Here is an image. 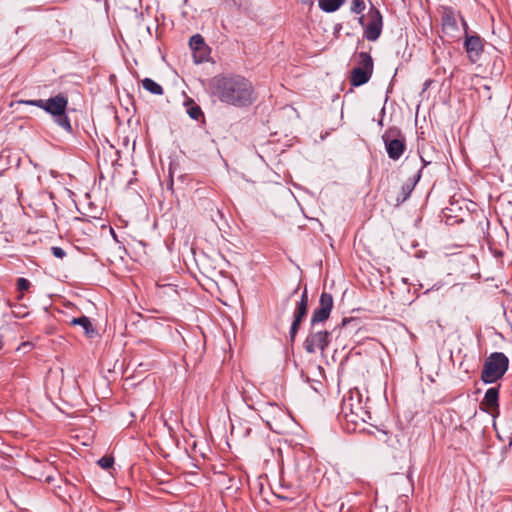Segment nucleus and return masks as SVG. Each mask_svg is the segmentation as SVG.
Returning <instances> with one entry per match:
<instances>
[{
  "mask_svg": "<svg viewBox=\"0 0 512 512\" xmlns=\"http://www.w3.org/2000/svg\"><path fill=\"white\" fill-rule=\"evenodd\" d=\"M358 22L359 24L364 28V26H366L365 22H364V16L362 15L361 17H359L358 19Z\"/></svg>",
  "mask_w": 512,
  "mask_h": 512,
  "instance_id": "cd10ccee",
  "label": "nucleus"
},
{
  "mask_svg": "<svg viewBox=\"0 0 512 512\" xmlns=\"http://www.w3.org/2000/svg\"><path fill=\"white\" fill-rule=\"evenodd\" d=\"M372 73L373 72L366 71L358 67H354L350 74L351 85L354 87H358L367 83L370 80Z\"/></svg>",
  "mask_w": 512,
  "mask_h": 512,
  "instance_id": "4468645a",
  "label": "nucleus"
},
{
  "mask_svg": "<svg viewBox=\"0 0 512 512\" xmlns=\"http://www.w3.org/2000/svg\"><path fill=\"white\" fill-rule=\"evenodd\" d=\"M508 212L510 217H512V204L509 202Z\"/></svg>",
  "mask_w": 512,
  "mask_h": 512,
  "instance_id": "7c9ffc66",
  "label": "nucleus"
},
{
  "mask_svg": "<svg viewBox=\"0 0 512 512\" xmlns=\"http://www.w3.org/2000/svg\"><path fill=\"white\" fill-rule=\"evenodd\" d=\"M207 91L211 98L235 106H250L256 99L250 80L239 74H218L208 81Z\"/></svg>",
  "mask_w": 512,
  "mask_h": 512,
  "instance_id": "f257e3e1",
  "label": "nucleus"
},
{
  "mask_svg": "<svg viewBox=\"0 0 512 512\" xmlns=\"http://www.w3.org/2000/svg\"><path fill=\"white\" fill-rule=\"evenodd\" d=\"M186 105H187V113L192 119L198 120L200 117L203 116L201 107L196 105L193 102V100H189V102H187Z\"/></svg>",
  "mask_w": 512,
  "mask_h": 512,
  "instance_id": "aec40b11",
  "label": "nucleus"
},
{
  "mask_svg": "<svg viewBox=\"0 0 512 512\" xmlns=\"http://www.w3.org/2000/svg\"><path fill=\"white\" fill-rule=\"evenodd\" d=\"M500 70H501V65H499L498 68H497L498 72H500Z\"/></svg>",
  "mask_w": 512,
  "mask_h": 512,
  "instance_id": "72a5a7b5",
  "label": "nucleus"
},
{
  "mask_svg": "<svg viewBox=\"0 0 512 512\" xmlns=\"http://www.w3.org/2000/svg\"><path fill=\"white\" fill-rule=\"evenodd\" d=\"M302 4L312 6L313 0H299Z\"/></svg>",
  "mask_w": 512,
  "mask_h": 512,
  "instance_id": "bb28decb",
  "label": "nucleus"
},
{
  "mask_svg": "<svg viewBox=\"0 0 512 512\" xmlns=\"http://www.w3.org/2000/svg\"><path fill=\"white\" fill-rule=\"evenodd\" d=\"M19 104L36 106L50 114L55 122L67 132H72L70 119L66 114L68 98L64 94H57L49 99L19 100Z\"/></svg>",
  "mask_w": 512,
  "mask_h": 512,
  "instance_id": "20e7f679",
  "label": "nucleus"
},
{
  "mask_svg": "<svg viewBox=\"0 0 512 512\" xmlns=\"http://www.w3.org/2000/svg\"><path fill=\"white\" fill-rule=\"evenodd\" d=\"M98 464L103 469H109L114 464V458L112 456H104L98 460Z\"/></svg>",
  "mask_w": 512,
  "mask_h": 512,
  "instance_id": "5701e85b",
  "label": "nucleus"
},
{
  "mask_svg": "<svg viewBox=\"0 0 512 512\" xmlns=\"http://www.w3.org/2000/svg\"><path fill=\"white\" fill-rule=\"evenodd\" d=\"M459 19H460V21H461V24H462V27H463V30H464V35H465V37H466V36H467V34H469V33H468L469 26H468V24H467V22H466L465 18H464L461 14H460V16H459Z\"/></svg>",
  "mask_w": 512,
  "mask_h": 512,
  "instance_id": "393cba45",
  "label": "nucleus"
},
{
  "mask_svg": "<svg viewBox=\"0 0 512 512\" xmlns=\"http://www.w3.org/2000/svg\"><path fill=\"white\" fill-rule=\"evenodd\" d=\"M16 286L17 290L21 293L19 296H17V300H21L23 298V293L28 291L31 287V282L26 278L20 277L17 279Z\"/></svg>",
  "mask_w": 512,
  "mask_h": 512,
  "instance_id": "412c9836",
  "label": "nucleus"
},
{
  "mask_svg": "<svg viewBox=\"0 0 512 512\" xmlns=\"http://www.w3.org/2000/svg\"><path fill=\"white\" fill-rule=\"evenodd\" d=\"M285 415L284 410L276 403H265L261 408V418L271 430H276L280 420Z\"/></svg>",
  "mask_w": 512,
  "mask_h": 512,
  "instance_id": "9b49d317",
  "label": "nucleus"
},
{
  "mask_svg": "<svg viewBox=\"0 0 512 512\" xmlns=\"http://www.w3.org/2000/svg\"><path fill=\"white\" fill-rule=\"evenodd\" d=\"M369 22L364 26V37L368 41H376L382 32L383 17L381 12L372 6L368 12Z\"/></svg>",
  "mask_w": 512,
  "mask_h": 512,
  "instance_id": "0eeeda50",
  "label": "nucleus"
},
{
  "mask_svg": "<svg viewBox=\"0 0 512 512\" xmlns=\"http://www.w3.org/2000/svg\"><path fill=\"white\" fill-rule=\"evenodd\" d=\"M3 348V337L0 335V350Z\"/></svg>",
  "mask_w": 512,
  "mask_h": 512,
  "instance_id": "2f4dec72",
  "label": "nucleus"
},
{
  "mask_svg": "<svg viewBox=\"0 0 512 512\" xmlns=\"http://www.w3.org/2000/svg\"><path fill=\"white\" fill-rule=\"evenodd\" d=\"M71 325H79L84 329L86 336L93 337L96 333L90 319L87 316H81L78 318H73L71 320Z\"/></svg>",
  "mask_w": 512,
  "mask_h": 512,
  "instance_id": "2eb2a0df",
  "label": "nucleus"
},
{
  "mask_svg": "<svg viewBox=\"0 0 512 512\" xmlns=\"http://www.w3.org/2000/svg\"><path fill=\"white\" fill-rule=\"evenodd\" d=\"M359 58V66L360 69L373 72V59L371 55L367 52H360L358 54Z\"/></svg>",
  "mask_w": 512,
  "mask_h": 512,
  "instance_id": "6ab92c4d",
  "label": "nucleus"
},
{
  "mask_svg": "<svg viewBox=\"0 0 512 512\" xmlns=\"http://www.w3.org/2000/svg\"><path fill=\"white\" fill-rule=\"evenodd\" d=\"M352 321H354V319H352V318H351V319H346V318H345V319H343V321H342V326H346L348 323H350V322H352Z\"/></svg>",
  "mask_w": 512,
  "mask_h": 512,
  "instance_id": "c85d7f7f",
  "label": "nucleus"
},
{
  "mask_svg": "<svg viewBox=\"0 0 512 512\" xmlns=\"http://www.w3.org/2000/svg\"><path fill=\"white\" fill-rule=\"evenodd\" d=\"M340 417L346 423V429L354 432L371 420V413L364 404L359 391L350 392L342 401Z\"/></svg>",
  "mask_w": 512,
  "mask_h": 512,
  "instance_id": "7ed1b4c3",
  "label": "nucleus"
},
{
  "mask_svg": "<svg viewBox=\"0 0 512 512\" xmlns=\"http://www.w3.org/2000/svg\"><path fill=\"white\" fill-rule=\"evenodd\" d=\"M386 152L390 159L398 160L406 150V141L402 131L398 127L388 128L382 135Z\"/></svg>",
  "mask_w": 512,
  "mask_h": 512,
  "instance_id": "423d86ee",
  "label": "nucleus"
},
{
  "mask_svg": "<svg viewBox=\"0 0 512 512\" xmlns=\"http://www.w3.org/2000/svg\"><path fill=\"white\" fill-rule=\"evenodd\" d=\"M333 308V297L330 293L323 291L320 295L319 306L313 311L311 316L312 329L304 341L306 352L312 354L317 350L324 351L330 342V332L327 330L315 331L314 327L318 323L326 321Z\"/></svg>",
  "mask_w": 512,
  "mask_h": 512,
  "instance_id": "f03ea898",
  "label": "nucleus"
},
{
  "mask_svg": "<svg viewBox=\"0 0 512 512\" xmlns=\"http://www.w3.org/2000/svg\"><path fill=\"white\" fill-rule=\"evenodd\" d=\"M498 399H499V390L496 387L489 388L485 395L483 404H485L488 408L493 409L498 407Z\"/></svg>",
  "mask_w": 512,
  "mask_h": 512,
  "instance_id": "dca6fc26",
  "label": "nucleus"
},
{
  "mask_svg": "<svg viewBox=\"0 0 512 512\" xmlns=\"http://www.w3.org/2000/svg\"><path fill=\"white\" fill-rule=\"evenodd\" d=\"M344 3L345 0H318L319 8L326 13L337 11Z\"/></svg>",
  "mask_w": 512,
  "mask_h": 512,
  "instance_id": "f3484780",
  "label": "nucleus"
},
{
  "mask_svg": "<svg viewBox=\"0 0 512 512\" xmlns=\"http://www.w3.org/2000/svg\"><path fill=\"white\" fill-rule=\"evenodd\" d=\"M485 40L478 34H467L464 38V49L469 61L473 64L480 60L484 51Z\"/></svg>",
  "mask_w": 512,
  "mask_h": 512,
  "instance_id": "6e6552de",
  "label": "nucleus"
},
{
  "mask_svg": "<svg viewBox=\"0 0 512 512\" xmlns=\"http://www.w3.org/2000/svg\"><path fill=\"white\" fill-rule=\"evenodd\" d=\"M308 312V295L307 290L305 289L301 295L300 300L297 302L295 311L293 313V321L290 327V338L291 341H294L298 330L300 328L302 320L307 316Z\"/></svg>",
  "mask_w": 512,
  "mask_h": 512,
  "instance_id": "9d476101",
  "label": "nucleus"
},
{
  "mask_svg": "<svg viewBox=\"0 0 512 512\" xmlns=\"http://www.w3.org/2000/svg\"><path fill=\"white\" fill-rule=\"evenodd\" d=\"M440 16L442 32L450 37H454L459 30L457 20L460 16V12L450 6H442Z\"/></svg>",
  "mask_w": 512,
  "mask_h": 512,
  "instance_id": "1a4fd4ad",
  "label": "nucleus"
},
{
  "mask_svg": "<svg viewBox=\"0 0 512 512\" xmlns=\"http://www.w3.org/2000/svg\"><path fill=\"white\" fill-rule=\"evenodd\" d=\"M420 177H421V170L418 171V173L414 176V178L411 181H409L407 183H404L402 185V187H401V197L398 196L396 198L395 203H394L395 206L400 205L406 199H408V197L410 196V194L414 190L417 182L419 181Z\"/></svg>",
  "mask_w": 512,
  "mask_h": 512,
  "instance_id": "ddd939ff",
  "label": "nucleus"
},
{
  "mask_svg": "<svg viewBox=\"0 0 512 512\" xmlns=\"http://www.w3.org/2000/svg\"><path fill=\"white\" fill-rule=\"evenodd\" d=\"M497 63H499V64L502 63V59L499 56H496V58H495V60L493 62V69L496 68Z\"/></svg>",
  "mask_w": 512,
  "mask_h": 512,
  "instance_id": "a878e982",
  "label": "nucleus"
},
{
  "mask_svg": "<svg viewBox=\"0 0 512 512\" xmlns=\"http://www.w3.org/2000/svg\"><path fill=\"white\" fill-rule=\"evenodd\" d=\"M509 359L504 353L494 352L484 362L481 380L493 383L502 378L508 369Z\"/></svg>",
  "mask_w": 512,
  "mask_h": 512,
  "instance_id": "39448f33",
  "label": "nucleus"
},
{
  "mask_svg": "<svg viewBox=\"0 0 512 512\" xmlns=\"http://www.w3.org/2000/svg\"><path fill=\"white\" fill-rule=\"evenodd\" d=\"M52 254L59 259H63L66 256V252L61 247L53 246L51 248Z\"/></svg>",
  "mask_w": 512,
  "mask_h": 512,
  "instance_id": "b1692460",
  "label": "nucleus"
},
{
  "mask_svg": "<svg viewBox=\"0 0 512 512\" xmlns=\"http://www.w3.org/2000/svg\"><path fill=\"white\" fill-rule=\"evenodd\" d=\"M422 162H423L424 166L427 165V162L423 158H422Z\"/></svg>",
  "mask_w": 512,
  "mask_h": 512,
  "instance_id": "473e14b6",
  "label": "nucleus"
},
{
  "mask_svg": "<svg viewBox=\"0 0 512 512\" xmlns=\"http://www.w3.org/2000/svg\"><path fill=\"white\" fill-rule=\"evenodd\" d=\"M365 2L363 0H353L351 4V11L355 14H361L365 10Z\"/></svg>",
  "mask_w": 512,
  "mask_h": 512,
  "instance_id": "4be33fe9",
  "label": "nucleus"
},
{
  "mask_svg": "<svg viewBox=\"0 0 512 512\" xmlns=\"http://www.w3.org/2000/svg\"><path fill=\"white\" fill-rule=\"evenodd\" d=\"M189 45L193 51L195 63L207 61L210 55V48L205 43L204 38L200 34L193 35L189 40Z\"/></svg>",
  "mask_w": 512,
  "mask_h": 512,
  "instance_id": "f8f14e48",
  "label": "nucleus"
},
{
  "mask_svg": "<svg viewBox=\"0 0 512 512\" xmlns=\"http://www.w3.org/2000/svg\"><path fill=\"white\" fill-rule=\"evenodd\" d=\"M141 83H142L143 88L153 95H162L164 93L162 86L160 84L156 83L151 78H144L141 81Z\"/></svg>",
  "mask_w": 512,
  "mask_h": 512,
  "instance_id": "a211bd4d",
  "label": "nucleus"
},
{
  "mask_svg": "<svg viewBox=\"0 0 512 512\" xmlns=\"http://www.w3.org/2000/svg\"><path fill=\"white\" fill-rule=\"evenodd\" d=\"M494 255H495L496 257H501V256L503 255V252H502V251H500V250H495V251H494Z\"/></svg>",
  "mask_w": 512,
  "mask_h": 512,
  "instance_id": "c756f323",
  "label": "nucleus"
}]
</instances>
